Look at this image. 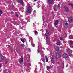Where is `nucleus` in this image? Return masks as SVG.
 Here are the masks:
<instances>
[{
	"instance_id": "nucleus-1",
	"label": "nucleus",
	"mask_w": 73,
	"mask_h": 73,
	"mask_svg": "<svg viewBox=\"0 0 73 73\" xmlns=\"http://www.w3.org/2000/svg\"><path fill=\"white\" fill-rule=\"evenodd\" d=\"M26 63L24 64L25 66H27L28 68H29L31 66V64L29 62V59L27 60L26 61Z\"/></svg>"
},
{
	"instance_id": "nucleus-2",
	"label": "nucleus",
	"mask_w": 73,
	"mask_h": 73,
	"mask_svg": "<svg viewBox=\"0 0 73 73\" xmlns=\"http://www.w3.org/2000/svg\"><path fill=\"white\" fill-rule=\"evenodd\" d=\"M46 39V40H48V39L49 38V33L48 31H46L45 33Z\"/></svg>"
},
{
	"instance_id": "nucleus-3",
	"label": "nucleus",
	"mask_w": 73,
	"mask_h": 73,
	"mask_svg": "<svg viewBox=\"0 0 73 73\" xmlns=\"http://www.w3.org/2000/svg\"><path fill=\"white\" fill-rule=\"evenodd\" d=\"M32 11V7L31 6H29L28 7V9L27 11V12L29 13H31Z\"/></svg>"
},
{
	"instance_id": "nucleus-4",
	"label": "nucleus",
	"mask_w": 73,
	"mask_h": 73,
	"mask_svg": "<svg viewBox=\"0 0 73 73\" xmlns=\"http://www.w3.org/2000/svg\"><path fill=\"white\" fill-rule=\"evenodd\" d=\"M51 62L52 63L54 62V55H53L51 57Z\"/></svg>"
},
{
	"instance_id": "nucleus-5",
	"label": "nucleus",
	"mask_w": 73,
	"mask_h": 73,
	"mask_svg": "<svg viewBox=\"0 0 73 73\" xmlns=\"http://www.w3.org/2000/svg\"><path fill=\"white\" fill-rule=\"evenodd\" d=\"M23 62V57L21 56L20 59H19V62L20 64H21L22 62Z\"/></svg>"
},
{
	"instance_id": "nucleus-6",
	"label": "nucleus",
	"mask_w": 73,
	"mask_h": 73,
	"mask_svg": "<svg viewBox=\"0 0 73 73\" xmlns=\"http://www.w3.org/2000/svg\"><path fill=\"white\" fill-rule=\"evenodd\" d=\"M68 20L69 22H72V21H73V19L72 18V17H70L68 19Z\"/></svg>"
},
{
	"instance_id": "nucleus-7",
	"label": "nucleus",
	"mask_w": 73,
	"mask_h": 73,
	"mask_svg": "<svg viewBox=\"0 0 73 73\" xmlns=\"http://www.w3.org/2000/svg\"><path fill=\"white\" fill-rule=\"evenodd\" d=\"M63 57L64 58H66L68 57V55L66 53H64L63 54Z\"/></svg>"
},
{
	"instance_id": "nucleus-8",
	"label": "nucleus",
	"mask_w": 73,
	"mask_h": 73,
	"mask_svg": "<svg viewBox=\"0 0 73 73\" xmlns=\"http://www.w3.org/2000/svg\"><path fill=\"white\" fill-rule=\"evenodd\" d=\"M18 2L19 3H20V4H24V3L23 2V0H19L18 1Z\"/></svg>"
},
{
	"instance_id": "nucleus-9",
	"label": "nucleus",
	"mask_w": 73,
	"mask_h": 73,
	"mask_svg": "<svg viewBox=\"0 0 73 73\" xmlns=\"http://www.w3.org/2000/svg\"><path fill=\"white\" fill-rule=\"evenodd\" d=\"M60 56V55H59V54L58 53H56V58H59V57Z\"/></svg>"
},
{
	"instance_id": "nucleus-10",
	"label": "nucleus",
	"mask_w": 73,
	"mask_h": 73,
	"mask_svg": "<svg viewBox=\"0 0 73 73\" xmlns=\"http://www.w3.org/2000/svg\"><path fill=\"white\" fill-rule=\"evenodd\" d=\"M64 8L66 10V12H68L69 11V9L68 8V7H67L65 6L64 7Z\"/></svg>"
},
{
	"instance_id": "nucleus-11",
	"label": "nucleus",
	"mask_w": 73,
	"mask_h": 73,
	"mask_svg": "<svg viewBox=\"0 0 73 73\" xmlns=\"http://www.w3.org/2000/svg\"><path fill=\"white\" fill-rule=\"evenodd\" d=\"M58 20H56L55 21V23H54L55 26H56L58 24Z\"/></svg>"
},
{
	"instance_id": "nucleus-12",
	"label": "nucleus",
	"mask_w": 73,
	"mask_h": 73,
	"mask_svg": "<svg viewBox=\"0 0 73 73\" xmlns=\"http://www.w3.org/2000/svg\"><path fill=\"white\" fill-rule=\"evenodd\" d=\"M68 4L70 5H71V7H73V3H68Z\"/></svg>"
},
{
	"instance_id": "nucleus-13",
	"label": "nucleus",
	"mask_w": 73,
	"mask_h": 73,
	"mask_svg": "<svg viewBox=\"0 0 73 73\" xmlns=\"http://www.w3.org/2000/svg\"><path fill=\"white\" fill-rule=\"evenodd\" d=\"M64 27H65V28H68V23H65V25H64Z\"/></svg>"
},
{
	"instance_id": "nucleus-14",
	"label": "nucleus",
	"mask_w": 73,
	"mask_h": 73,
	"mask_svg": "<svg viewBox=\"0 0 73 73\" xmlns=\"http://www.w3.org/2000/svg\"><path fill=\"white\" fill-rule=\"evenodd\" d=\"M69 38L70 39H73V36L72 35H70L69 37Z\"/></svg>"
},
{
	"instance_id": "nucleus-15",
	"label": "nucleus",
	"mask_w": 73,
	"mask_h": 73,
	"mask_svg": "<svg viewBox=\"0 0 73 73\" xmlns=\"http://www.w3.org/2000/svg\"><path fill=\"white\" fill-rule=\"evenodd\" d=\"M53 0H48V3L49 4H52L53 2Z\"/></svg>"
},
{
	"instance_id": "nucleus-16",
	"label": "nucleus",
	"mask_w": 73,
	"mask_h": 73,
	"mask_svg": "<svg viewBox=\"0 0 73 73\" xmlns=\"http://www.w3.org/2000/svg\"><path fill=\"white\" fill-rule=\"evenodd\" d=\"M0 61H1L3 59H4V56H2V57H1V56H0Z\"/></svg>"
},
{
	"instance_id": "nucleus-17",
	"label": "nucleus",
	"mask_w": 73,
	"mask_h": 73,
	"mask_svg": "<svg viewBox=\"0 0 73 73\" xmlns=\"http://www.w3.org/2000/svg\"><path fill=\"white\" fill-rule=\"evenodd\" d=\"M61 44L60 43V42L59 41H58L57 43V45H60Z\"/></svg>"
},
{
	"instance_id": "nucleus-18",
	"label": "nucleus",
	"mask_w": 73,
	"mask_h": 73,
	"mask_svg": "<svg viewBox=\"0 0 73 73\" xmlns=\"http://www.w3.org/2000/svg\"><path fill=\"white\" fill-rule=\"evenodd\" d=\"M55 48L56 51H58V50H59V48L58 47H55Z\"/></svg>"
},
{
	"instance_id": "nucleus-19",
	"label": "nucleus",
	"mask_w": 73,
	"mask_h": 73,
	"mask_svg": "<svg viewBox=\"0 0 73 73\" xmlns=\"http://www.w3.org/2000/svg\"><path fill=\"white\" fill-rule=\"evenodd\" d=\"M41 56L42 58H44V53H42L41 54Z\"/></svg>"
},
{
	"instance_id": "nucleus-20",
	"label": "nucleus",
	"mask_w": 73,
	"mask_h": 73,
	"mask_svg": "<svg viewBox=\"0 0 73 73\" xmlns=\"http://www.w3.org/2000/svg\"><path fill=\"white\" fill-rule=\"evenodd\" d=\"M56 8L58 9H59L60 8V6L59 5H56Z\"/></svg>"
},
{
	"instance_id": "nucleus-21",
	"label": "nucleus",
	"mask_w": 73,
	"mask_h": 73,
	"mask_svg": "<svg viewBox=\"0 0 73 73\" xmlns=\"http://www.w3.org/2000/svg\"><path fill=\"white\" fill-rule=\"evenodd\" d=\"M47 68L48 70H49L50 69V67L49 66H47Z\"/></svg>"
},
{
	"instance_id": "nucleus-22",
	"label": "nucleus",
	"mask_w": 73,
	"mask_h": 73,
	"mask_svg": "<svg viewBox=\"0 0 73 73\" xmlns=\"http://www.w3.org/2000/svg\"><path fill=\"white\" fill-rule=\"evenodd\" d=\"M45 58L46 60V62H48V58H47V56H46Z\"/></svg>"
},
{
	"instance_id": "nucleus-23",
	"label": "nucleus",
	"mask_w": 73,
	"mask_h": 73,
	"mask_svg": "<svg viewBox=\"0 0 73 73\" xmlns=\"http://www.w3.org/2000/svg\"><path fill=\"white\" fill-rule=\"evenodd\" d=\"M31 45L32 46H33V47H34L35 46V44L33 43V42H31Z\"/></svg>"
},
{
	"instance_id": "nucleus-24",
	"label": "nucleus",
	"mask_w": 73,
	"mask_h": 73,
	"mask_svg": "<svg viewBox=\"0 0 73 73\" xmlns=\"http://www.w3.org/2000/svg\"><path fill=\"white\" fill-rule=\"evenodd\" d=\"M3 14V12L1 9H0V15H2Z\"/></svg>"
},
{
	"instance_id": "nucleus-25",
	"label": "nucleus",
	"mask_w": 73,
	"mask_h": 73,
	"mask_svg": "<svg viewBox=\"0 0 73 73\" xmlns=\"http://www.w3.org/2000/svg\"><path fill=\"white\" fill-rule=\"evenodd\" d=\"M34 73H37V69H35V70L34 71Z\"/></svg>"
},
{
	"instance_id": "nucleus-26",
	"label": "nucleus",
	"mask_w": 73,
	"mask_h": 73,
	"mask_svg": "<svg viewBox=\"0 0 73 73\" xmlns=\"http://www.w3.org/2000/svg\"><path fill=\"white\" fill-rule=\"evenodd\" d=\"M34 33L35 34H37V31L36 30H35L34 31Z\"/></svg>"
},
{
	"instance_id": "nucleus-27",
	"label": "nucleus",
	"mask_w": 73,
	"mask_h": 73,
	"mask_svg": "<svg viewBox=\"0 0 73 73\" xmlns=\"http://www.w3.org/2000/svg\"><path fill=\"white\" fill-rule=\"evenodd\" d=\"M70 45H72V44H73V41H70Z\"/></svg>"
},
{
	"instance_id": "nucleus-28",
	"label": "nucleus",
	"mask_w": 73,
	"mask_h": 73,
	"mask_svg": "<svg viewBox=\"0 0 73 73\" xmlns=\"http://www.w3.org/2000/svg\"><path fill=\"white\" fill-rule=\"evenodd\" d=\"M54 11H55V12H56V11H57V10H56V8H55V7H54Z\"/></svg>"
},
{
	"instance_id": "nucleus-29",
	"label": "nucleus",
	"mask_w": 73,
	"mask_h": 73,
	"mask_svg": "<svg viewBox=\"0 0 73 73\" xmlns=\"http://www.w3.org/2000/svg\"><path fill=\"white\" fill-rule=\"evenodd\" d=\"M60 40H61V41H62L63 40V38H62V37H60Z\"/></svg>"
},
{
	"instance_id": "nucleus-30",
	"label": "nucleus",
	"mask_w": 73,
	"mask_h": 73,
	"mask_svg": "<svg viewBox=\"0 0 73 73\" xmlns=\"http://www.w3.org/2000/svg\"><path fill=\"white\" fill-rule=\"evenodd\" d=\"M21 41L23 42H24V40L23 39H21Z\"/></svg>"
},
{
	"instance_id": "nucleus-31",
	"label": "nucleus",
	"mask_w": 73,
	"mask_h": 73,
	"mask_svg": "<svg viewBox=\"0 0 73 73\" xmlns=\"http://www.w3.org/2000/svg\"><path fill=\"white\" fill-rule=\"evenodd\" d=\"M27 50L29 52H31V50H30V49L28 48H27Z\"/></svg>"
},
{
	"instance_id": "nucleus-32",
	"label": "nucleus",
	"mask_w": 73,
	"mask_h": 73,
	"mask_svg": "<svg viewBox=\"0 0 73 73\" xmlns=\"http://www.w3.org/2000/svg\"><path fill=\"white\" fill-rule=\"evenodd\" d=\"M22 47H24V44H22Z\"/></svg>"
},
{
	"instance_id": "nucleus-33",
	"label": "nucleus",
	"mask_w": 73,
	"mask_h": 73,
	"mask_svg": "<svg viewBox=\"0 0 73 73\" xmlns=\"http://www.w3.org/2000/svg\"><path fill=\"white\" fill-rule=\"evenodd\" d=\"M15 15L16 16H17V17H19V15H18V14H16Z\"/></svg>"
},
{
	"instance_id": "nucleus-34",
	"label": "nucleus",
	"mask_w": 73,
	"mask_h": 73,
	"mask_svg": "<svg viewBox=\"0 0 73 73\" xmlns=\"http://www.w3.org/2000/svg\"><path fill=\"white\" fill-rule=\"evenodd\" d=\"M8 63V61H6V62H5V64H7Z\"/></svg>"
},
{
	"instance_id": "nucleus-35",
	"label": "nucleus",
	"mask_w": 73,
	"mask_h": 73,
	"mask_svg": "<svg viewBox=\"0 0 73 73\" xmlns=\"http://www.w3.org/2000/svg\"><path fill=\"white\" fill-rule=\"evenodd\" d=\"M37 50H38V53H40V51H39L38 50V49Z\"/></svg>"
},
{
	"instance_id": "nucleus-36",
	"label": "nucleus",
	"mask_w": 73,
	"mask_h": 73,
	"mask_svg": "<svg viewBox=\"0 0 73 73\" xmlns=\"http://www.w3.org/2000/svg\"><path fill=\"white\" fill-rule=\"evenodd\" d=\"M5 72H7V70H4Z\"/></svg>"
},
{
	"instance_id": "nucleus-37",
	"label": "nucleus",
	"mask_w": 73,
	"mask_h": 73,
	"mask_svg": "<svg viewBox=\"0 0 73 73\" xmlns=\"http://www.w3.org/2000/svg\"><path fill=\"white\" fill-rule=\"evenodd\" d=\"M1 66H1V65L0 64V68H1Z\"/></svg>"
},
{
	"instance_id": "nucleus-38",
	"label": "nucleus",
	"mask_w": 73,
	"mask_h": 73,
	"mask_svg": "<svg viewBox=\"0 0 73 73\" xmlns=\"http://www.w3.org/2000/svg\"><path fill=\"white\" fill-rule=\"evenodd\" d=\"M38 8H39L40 7V6L39 5L38 6Z\"/></svg>"
},
{
	"instance_id": "nucleus-39",
	"label": "nucleus",
	"mask_w": 73,
	"mask_h": 73,
	"mask_svg": "<svg viewBox=\"0 0 73 73\" xmlns=\"http://www.w3.org/2000/svg\"><path fill=\"white\" fill-rule=\"evenodd\" d=\"M37 1V0H34L35 1Z\"/></svg>"
},
{
	"instance_id": "nucleus-40",
	"label": "nucleus",
	"mask_w": 73,
	"mask_h": 73,
	"mask_svg": "<svg viewBox=\"0 0 73 73\" xmlns=\"http://www.w3.org/2000/svg\"><path fill=\"white\" fill-rule=\"evenodd\" d=\"M34 12H36V10H34Z\"/></svg>"
},
{
	"instance_id": "nucleus-41",
	"label": "nucleus",
	"mask_w": 73,
	"mask_h": 73,
	"mask_svg": "<svg viewBox=\"0 0 73 73\" xmlns=\"http://www.w3.org/2000/svg\"><path fill=\"white\" fill-rule=\"evenodd\" d=\"M12 7H13V6H12Z\"/></svg>"
},
{
	"instance_id": "nucleus-42",
	"label": "nucleus",
	"mask_w": 73,
	"mask_h": 73,
	"mask_svg": "<svg viewBox=\"0 0 73 73\" xmlns=\"http://www.w3.org/2000/svg\"><path fill=\"white\" fill-rule=\"evenodd\" d=\"M40 66L41 67V65H40Z\"/></svg>"
},
{
	"instance_id": "nucleus-43",
	"label": "nucleus",
	"mask_w": 73,
	"mask_h": 73,
	"mask_svg": "<svg viewBox=\"0 0 73 73\" xmlns=\"http://www.w3.org/2000/svg\"><path fill=\"white\" fill-rule=\"evenodd\" d=\"M33 24H34V23H33Z\"/></svg>"
},
{
	"instance_id": "nucleus-44",
	"label": "nucleus",
	"mask_w": 73,
	"mask_h": 73,
	"mask_svg": "<svg viewBox=\"0 0 73 73\" xmlns=\"http://www.w3.org/2000/svg\"><path fill=\"white\" fill-rule=\"evenodd\" d=\"M47 42H48V41H47Z\"/></svg>"
},
{
	"instance_id": "nucleus-45",
	"label": "nucleus",
	"mask_w": 73,
	"mask_h": 73,
	"mask_svg": "<svg viewBox=\"0 0 73 73\" xmlns=\"http://www.w3.org/2000/svg\"><path fill=\"white\" fill-rule=\"evenodd\" d=\"M29 41H30V42H31V41H30V40H29Z\"/></svg>"
},
{
	"instance_id": "nucleus-46",
	"label": "nucleus",
	"mask_w": 73,
	"mask_h": 73,
	"mask_svg": "<svg viewBox=\"0 0 73 73\" xmlns=\"http://www.w3.org/2000/svg\"><path fill=\"white\" fill-rule=\"evenodd\" d=\"M72 48H73V47H72Z\"/></svg>"
},
{
	"instance_id": "nucleus-47",
	"label": "nucleus",
	"mask_w": 73,
	"mask_h": 73,
	"mask_svg": "<svg viewBox=\"0 0 73 73\" xmlns=\"http://www.w3.org/2000/svg\"><path fill=\"white\" fill-rule=\"evenodd\" d=\"M26 36H27V35H26Z\"/></svg>"
},
{
	"instance_id": "nucleus-48",
	"label": "nucleus",
	"mask_w": 73,
	"mask_h": 73,
	"mask_svg": "<svg viewBox=\"0 0 73 73\" xmlns=\"http://www.w3.org/2000/svg\"><path fill=\"white\" fill-rule=\"evenodd\" d=\"M70 52H72V51H71Z\"/></svg>"
}]
</instances>
